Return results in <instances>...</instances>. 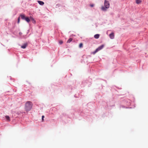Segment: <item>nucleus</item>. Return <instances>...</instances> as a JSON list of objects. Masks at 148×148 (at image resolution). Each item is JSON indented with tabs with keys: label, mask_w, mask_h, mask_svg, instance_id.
<instances>
[{
	"label": "nucleus",
	"mask_w": 148,
	"mask_h": 148,
	"mask_svg": "<svg viewBox=\"0 0 148 148\" xmlns=\"http://www.w3.org/2000/svg\"><path fill=\"white\" fill-rule=\"evenodd\" d=\"M32 103L30 101H27L25 104V109L27 111L30 110L32 108Z\"/></svg>",
	"instance_id": "obj_1"
},
{
	"label": "nucleus",
	"mask_w": 148,
	"mask_h": 148,
	"mask_svg": "<svg viewBox=\"0 0 148 148\" xmlns=\"http://www.w3.org/2000/svg\"><path fill=\"white\" fill-rule=\"evenodd\" d=\"M104 6L105 7L102 6L101 7V9L103 11H106V9L110 7V3L109 1L106 0L104 1Z\"/></svg>",
	"instance_id": "obj_2"
},
{
	"label": "nucleus",
	"mask_w": 148,
	"mask_h": 148,
	"mask_svg": "<svg viewBox=\"0 0 148 148\" xmlns=\"http://www.w3.org/2000/svg\"><path fill=\"white\" fill-rule=\"evenodd\" d=\"M104 47V45H102L100 46L97 49L94 51L92 52V53L93 54H95L98 51H99V50L101 49L102 48H103Z\"/></svg>",
	"instance_id": "obj_3"
},
{
	"label": "nucleus",
	"mask_w": 148,
	"mask_h": 148,
	"mask_svg": "<svg viewBox=\"0 0 148 148\" xmlns=\"http://www.w3.org/2000/svg\"><path fill=\"white\" fill-rule=\"evenodd\" d=\"M109 36L110 38L113 39L114 38V34L113 33H112L109 35Z\"/></svg>",
	"instance_id": "obj_4"
},
{
	"label": "nucleus",
	"mask_w": 148,
	"mask_h": 148,
	"mask_svg": "<svg viewBox=\"0 0 148 148\" xmlns=\"http://www.w3.org/2000/svg\"><path fill=\"white\" fill-rule=\"evenodd\" d=\"M38 1V3L41 5H42L44 4V2L42 1Z\"/></svg>",
	"instance_id": "obj_5"
},
{
	"label": "nucleus",
	"mask_w": 148,
	"mask_h": 148,
	"mask_svg": "<svg viewBox=\"0 0 148 148\" xmlns=\"http://www.w3.org/2000/svg\"><path fill=\"white\" fill-rule=\"evenodd\" d=\"M27 44L25 43L23 45H22L21 46V47L23 49H25L26 48V47H27Z\"/></svg>",
	"instance_id": "obj_6"
},
{
	"label": "nucleus",
	"mask_w": 148,
	"mask_h": 148,
	"mask_svg": "<svg viewBox=\"0 0 148 148\" xmlns=\"http://www.w3.org/2000/svg\"><path fill=\"white\" fill-rule=\"evenodd\" d=\"M27 22L29 23L30 21V19L28 17H26L25 19Z\"/></svg>",
	"instance_id": "obj_7"
},
{
	"label": "nucleus",
	"mask_w": 148,
	"mask_h": 148,
	"mask_svg": "<svg viewBox=\"0 0 148 148\" xmlns=\"http://www.w3.org/2000/svg\"><path fill=\"white\" fill-rule=\"evenodd\" d=\"M20 16L23 19H25L26 18L24 14H21Z\"/></svg>",
	"instance_id": "obj_8"
},
{
	"label": "nucleus",
	"mask_w": 148,
	"mask_h": 148,
	"mask_svg": "<svg viewBox=\"0 0 148 148\" xmlns=\"http://www.w3.org/2000/svg\"><path fill=\"white\" fill-rule=\"evenodd\" d=\"M5 118L8 121H10V118L9 116H5Z\"/></svg>",
	"instance_id": "obj_9"
},
{
	"label": "nucleus",
	"mask_w": 148,
	"mask_h": 148,
	"mask_svg": "<svg viewBox=\"0 0 148 148\" xmlns=\"http://www.w3.org/2000/svg\"><path fill=\"white\" fill-rule=\"evenodd\" d=\"M94 38L96 39H98L99 37V34H97L95 35L94 36Z\"/></svg>",
	"instance_id": "obj_10"
},
{
	"label": "nucleus",
	"mask_w": 148,
	"mask_h": 148,
	"mask_svg": "<svg viewBox=\"0 0 148 148\" xmlns=\"http://www.w3.org/2000/svg\"><path fill=\"white\" fill-rule=\"evenodd\" d=\"M73 40V39L71 38H70L69 39L67 42V43H70Z\"/></svg>",
	"instance_id": "obj_11"
},
{
	"label": "nucleus",
	"mask_w": 148,
	"mask_h": 148,
	"mask_svg": "<svg viewBox=\"0 0 148 148\" xmlns=\"http://www.w3.org/2000/svg\"><path fill=\"white\" fill-rule=\"evenodd\" d=\"M141 1L140 0H136V3L137 4L141 3Z\"/></svg>",
	"instance_id": "obj_12"
},
{
	"label": "nucleus",
	"mask_w": 148,
	"mask_h": 148,
	"mask_svg": "<svg viewBox=\"0 0 148 148\" xmlns=\"http://www.w3.org/2000/svg\"><path fill=\"white\" fill-rule=\"evenodd\" d=\"M83 44L82 43H81L79 44V47L80 48H81L83 47Z\"/></svg>",
	"instance_id": "obj_13"
},
{
	"label": "nucleus",
	"mask_w": 148,
	"mask_h": 148,
	"mask_svg": "<svg viewBox=\"0 0 148 148\" xmlns=\"http://www.w3.org/2000/svg\"><path fill=\"white\" fill-rule=\"evenodd\" d=\"M32 22L34 23H35L36 21L33 18H32Z\"/></svg>",
	"instance_id": "obj_14"
},
{
	"label": "nucleus",
	"mask_w": 148,
	"mask_h": 148,
	"mask_svg": "<svg viewBox=\"0 0 148 148\" xmlns=\"http://www.w3.org/2000/svg\"><path fill=\"white\" fill-rule=\"evenodd\" d=\"M59 43L60 44H62L63 43V41H62L60 40L59 41Z\"/></svg>",
	"instance_id": "obj_15"
},
{
	"label": "nucleus",
	"mask_w": 148,
	"mask_h": 148,
	"mask_svg": "<svg viewBox=\"0 0 148 148\" xmlns=\"http://www.w3.org/2000/svg\"><path fill=\"white\" fill-rule=\"evenodd\" d=\"M44 116L43 115L42 116V121H44Z\"/></svg>",
	"instance_id": "obj_16"
},
{
	"label": "nucleus",
	"mask_w": 148,
	"mask_h": 148,
	"mask_svg": "<svg viewBox=\"0 0 148 148\" xmlns=\"http://www.w3.org/2000/svg\"><path fill=\"white\" fill-rule=\"evenodd\" d=\"M18 23H19L20 22V17H19L18 19Z\"/></svg>",
	"instance_id": "obj_17"
},
{
	"label": "nucleus",
	"mask_w": 148,
	"mask_h": 148,
	"mask_svg": "<svg viewBox=\"0 0 148 148\" xmlns=\"http://www.w3.org/2000/svg\"><path fill=\"white\" fill-rule=\"evenodd\" d=\"M94 5L93 4H91L90 5V6L92 7H93L94 6Z\"/></svg>",
	"instance_id": "obj_18"
},
{
	"label": "nucleus",
	"mask_w": 148,
	"mask_h": 148,
	"mask_svg": "<svg viewBox=\"0 0 148 148\" xmlns=\"http://www.w3.org/2000/svg\"><path fill=\"white\" fill-rule=\"evenodd\" d=\"M32 18H33L32 17H30V20L32 21Z\"/></svg>",
	"instance_id": "obj_19"
}]
</instances>
